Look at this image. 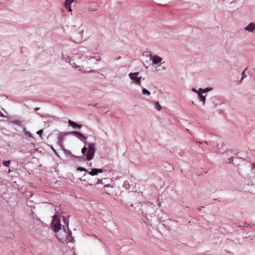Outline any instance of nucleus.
<instances>
[{
    "label": "nucleus",
    "mask_w": 255,
    "mask_h": 255,
    "mask_svg": "<svg viewBox=\"0 0 255 255\" xmlns=\"http://www.w3.org/2000/svg\"><path fill=\"white\" fill-rule=\"evenodd\" d=\"M57 234V237L62 242H72L74 240L71 235V232L68 230L67 231L64 228L62 230H59Z\"/></svg>",
    "instance_id": "1"
},
{
    "label": "nucleus",
    "mask_w": 255,
    "mask_h": 255,
    "mask_svg": "<svg viewBox=\"0 0 255 255\" xmlns=\"http://www.w3.org/2000/svg\"><path fill=\"white\" fill-rule=\"evenodd\" d=\"M95 152V145L94 143H90L88 145V149L86 154V159L91 160L94 157Z\"/></svg>",
    "instance_id": "2"
},
{
    "label": "nucleus",
    "mask_w": 255,
    "mask_h": 255,
    "mask_svg": "<svg viewBox=\"0 0 255 255\" xmlns=\"http://www.w3.org/2000/svg\"><path fill=\"white\" fill-rule=\"evenodd\" d=\"M51 225L55 232H58L61 230L60 221L56 216H54Z\"/></svg>",
    "instance_id": "3"
},
{
    "label": "nucleus",
    "mask_w": 255,
    "mask_h": 255,
    "mask_svg": "<svg viewBox=\"0 0 255 255\" xmlns=\"http://www.w3.org/2000/svg\"><path fill=\"white\" fill-rule=\"evenodd\" d=\"M138 72L130 73L129 74V77L132 80L134 81L136 84L140 85V80L141 77H138Z\"/></svg>",
    "instance_id": "4"
},
{
    "label": "nucleus",
    "mask_w": 255,
    "mask_h": 255,
    "mask_svg": "<svg viewBox=\"0 0 255 255\" xmlns=\"http://www.w3.org/2000/svg\"><path fill=\"white\" fill-rule=\"evenodd\" d=\"M245 30L248 32H253L255 31V22H251L246 26L244 28Z\"/></svg>",
    "instance_id": "5"
},
{
    "label": "nucleus",
    "mask_w": 255,
    "mask_h": 255,
    "mask_svg": "<svg viewBox=\"0 0 255 255\" xmlns=\"http://www.w3.org/2000/svg\"><path fill=\"white\" fill-rule=\"evenodd\" d=\"M71 133H72V134L78 137L79 138H80L82 141H84V140H85L87 138V137H85L82 133H81L78 131H72L71 132Z\"/></svg>",
    "instance_id": "6"
},
{
    "label": "nucleus",
    "mask_w": 255,
    "mask_h": 255,
    "mask_svg": "<svg viewBox=\"0 0 255 255\" xmlns=\"http://www.w3.org/2000/svg\"><path fill=\"white\" fill-rule=\"evenodd\" d=\"M103 170L102 169L93 168L88 173L92 176H94L97 175L99 173L103 172Z\"/></svg>",
    "instance_id": "7"
},
{
    "label": "nucleus",
    "mask_w": 255,
    "mask_h": 255,
    "mask_svg": "<svg viewBox=\"0 0 255 255\" xmlns=\"http://www.w3.org/2000/svg\"><path fill=\"white\" fill-rule=\"evenodd\" d=\"M152 60L153 64L156 65L158 64L162 61V58L157 55H155L152 57Z\"/></svg>",
    "instance_id": "8"
},
{
    "label": "nucleus",
    "mask_w": 255,
    "mask_h": 255,
    "mask_svg": "<svg viewBox=\"0 0 255 255\" xmlns=\"http://www.w3.org/2000/svg\"><path fill=\"white\" fill-rule=\"evenodd\" d=\"M68 123L71 126L73 127L74 128H80L82 127V125L78 124L70 120H68Z\"/></svg>",
    "instance_id": "9"
},
{
    "label": "nucleus",
    "mask_w": 255,
    "mask_h": 255,
    "mask_svg": "<svg viewBox=\"0 0 255 255\" xmlns=\"http://www.w3.org/2000/svg\"><path fill=\"white\" fill-rule=\"evenodd\" d=\"M198 96L200 99V100L202 101L203 103V105L205 104V100H206V97L205 96H203L202 95V94L200 93H198Z\"/></svg>",
    "instance_id": "10"
},
{
    "label": "nucleus",
    "mask_w": 255,
    "mask_h": 255,
    "mask_svg": "<svg viewBox=\"0 0 255 255\" xmlns=\"http://www.w3.org/2000/svg\"><path fill=\"white\" fill-rule=\"evenodd\" d=\"M77 0H65L64 4H71L74 2L76 1Z\"/></svg>",
    "instance_id": "11"
},
{
    "label": "nucleus",
    "mask_w": 255,
    "mask_h": 255,
    "mask_svg": "<svg viewBox=\"0 0 255 255\" xmlns=\"http://www.w3.org/2000/svg\"><path fill=\"white\" fill-rule=\"evenodd\" d=\"M155 106L156 109L158 111H160L161 110V107L160 105H159L158 102H156Z\"/></svg>",
    "instance_id": "12"
},
{
    "label": "nucleus",
    "mask_w": 255,
    "mask_h": 255,
    "mask_svg": "<svg viewBox=\"0 0 255 255\" xmlns=\"http://www.w3.org/2000/svg\"><path fill=\"white\" fill-rule=\"evenodd\" d=\"M65 6L68 9L69 11H72V8L71 4H64Z\"/></svg>",
    "instance_id": "13"
},
{
    "label": "nucleus",
    "mask_w": 255,
    "mask_h": 255,
    "mask_svg": "<svg viewBox=\"0 0 255 255\" xmlns=\"http://www.w3.org/2000/svg\"><path fill=\"white\" fill-rule=\"evenodd\" d=\"M142 93L143 94H147V95H150V92L147 90L146 89H143L142 90Z\"/></svg>",
    "instance_id": "14"
},
{
    "label": "nucleus",
    "mask_w": 255,
    "mask_h": 255,
    "mask_svg": "<svg viewBox=\"0 0 255 255\" xmlns=\"http://www.w3.org/2000/svg\"><path fill=\"white\" fill-rule=\"evenodd\" d=\"M10 161L9 160L4 161L3 162V164L5 166H8L9 165Z\"/></svg>",
    "instance_id": "15"
},
{
    "label": "nucleus",
    "mask_w": 255,
    "mask_h": 255,
    "mask_svg": "<svg viewBox=\"0 0 255 255\" xmlns=\"http://www.w3.org/2000/svg\"><path fill=\"white\" fill-rule=\"evenodd\" d=\"M87 150V148L85 146H84L82 149V153L84 154L86 152Z\"/></svg>",
    "instance_id": "16"
},
{
    "label": "nucleus",
    "mask_w": 255,
    "mask_h": 255,
    "mask_svg": "<svg viewBox=\"0 0 255 255\" xmlns=\"http://www.w3.org/2000/svg\"><path fill=\"white\" fill-rule=\"evenodd\" d=\"M77 170H79V171H86V169L85 168L82 167H79L77 168Z\"/></svg>",
    "instance_id": "17"
},
{
    "label": "nucleus",
    "mask_w": 255,
    "mask_h": 255,
    "mask_svg": "<svg viewBox=\"0 0 255 255\" xmlns=\"http://www.w3.org/2000/svg\"><path fill=\"white\" fill-rule=\"evenodd\" d=\"M42 133H43V130L42 129H40V130H38L37 132V133L38 134H39L40 136H41V134H42Z\"/></svg>",
    "instance_id": "18"
},
{
    "label": "nucleus",
    "mask_w": 255,
    "mask_h": 255,
    "mask_svg": "<svg viewBox=\"0 0 255 255\" xmlns=\"http://www.w3.org/2000/svg\"><path fill=\"white\" fill-rule=\"evenodd\" d=\"M200 90L202 91L203 92H206L209 91V89L208 88H206V89H204V90H202L201 89H200Z\"/></svg>",
    "instance_id": "19"
},
{
    "label": "nucleus",
    "mask_w": 255,
    "mask_h": 255,
    "mask_svg": "<svg viewBox=\"0 0 255 255\" xmlns=\"http://www.w3.org/2000/svg\"><path fill=\"white\" fill-rule=\"evenodd\" d=\"M242 75H243L242 79H243V78L245 77V71H244L242 72Z\"/></svg>",
    "instance_id": "20"
},
{
    "label": "nucleus",
    "mask_w": 255,
    "mask_h": 255,
    "mask_svg": "<svg viewBox=\"0 0 255 255\" xmlns=\"http://www.w3.org/2000/svg\"><path fill=\"white\" fill-rule=\"evenodd\" d=\"M39 110V108H37H37H35L34 109V111H38Z\"/></svg>",
    "instance_id": "21"
},
{
    "label": "nucleus",
    "mask_w": 255,
    "mask_h": 255,
    "mask_svg": "<svg viewBox=\"0 0 255 255\" xmlns=\"http://www.w3.org/2000/svg\"><path fill=\"white\" fill-rule=\"evenodd\" d=\"M52 149L56 153L55 150H54L53 148H52Z\"/></svg>",
    "instance_id": "22"
}]
</instances>
